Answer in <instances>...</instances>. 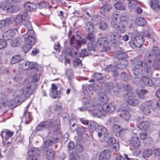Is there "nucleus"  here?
Masks as SVG:
<instances>
[{"label":"nucleus","mask_w":160,"mask_h":160,"mask_svg":"<svg viewBox=\"0 0 160 160\" xmlns=\"http://www.w3.org/2000/svg\"><path fill=\"white\" fill-rule=\"evenodd\" d=\"M150 54H147L142 62L139 59H135L132 62L133 67L132 71L135 75L143 73L151 76L153 71L158 69L160 66V50L157 47H154Z\"/></svg>","instance_id":"nucleus-1"},{"label":"nucleus","mask_w":160,"mask_h":160,"mask_svg":"<svg viewBox=\"0 0 160 160\" xmlns=\"http://www.w3.org/2000/svg\"><path fill=\"white\" fill-rule=\"evenodd\" d=\"M59 121L56 118L40 123L36 127L34 131L39 132L43 131L47 128L54 132L57 131L59 127Z\"/></svg>","instance_id":"nucleus-2"},{"label":"nucleus","mask_w":160,"mask_h":160,"mask_svg":"<svg viewBox=\"0 0 160 160\" xmlns=\"http://www.w3.org/2000/svg\"><path fill=\"white\" fill-rule=\"evenodd\" d=\"M100 88L106 93H109L115 95H118L120 91L119 89L116 87H115L114 84L111 82L102 83Z\"/></svg>","instance_id":"nucleus-3"},{"label":"nucleus","mask_w":160,"mask_h":160,"mask_svg":"<svg viewBox=\"0 0 160 160\" xmlns=\"http://www.w3.org/2000/svg\"><path fill=\"white\" fill-rule=\"evenodd\" d=\"M0 8L7 12L12 13L16 12L19 9V7L17 5H13L8 1L2 2L0 4Z\"/></svg>","instance_id":"nucleus-4"},{"label":"nucleus","mask_w":160,"mask_h":160,"mask_svg":"<svg viewBox=\"0 0 160 160\" xmlns=\"http://www.w3.org/2000/svg\"><path fill=\"white\" fill-rule=\"evenodd\" d=\"M97 42L101 52H107L109 50L110 48L108 46V39L107 38L100 37L98 38Z\"/></svg>","instance_id":"nucleus-5"},{"label":"nucleus","mask_w":160,"mask_h":160,"mask_svg":"<svg viewBox=\"0 0 160 160\" xmlns=\"http://www.w3.org/2000/svg\"><path fill=\"white\" fill-rule=\"evenodd\" d=\"M131 39L132 40V47L139 48L143 45L144 39L142 35H137L135 36L132 33H131Z\"/></svg>","instance_id":"nucleus-6"},{"label":"nucleus","mask_w":160,"mask_h":160,"mask_svg":"<svg viewBox=\"0 0 160 160\" xmlns=\"http://www.w3.org/2000/svg\"><path fill=\"white\" fill-rule=\"evenodd\" d=\"M124 98L128 103L132 106H135L140 103L139 100L135 98V94L133 93L128 92L123 95Z\"/></svg>","instance_id":"nucleus-7"},{"label":"nucleus","mask_w":160,"mask_h":160,"mask_svg":"<svg viewBox=\"0 0 160 160\" xmlns=\"http://www.w3.org/2000/svg\"><path fill=\"white\" fill-rule=\"evenodd\" d=\"M153 103L152 101L148 100L145 101L140 106V110L143 114L148 115L150 114V108Z\"/></svg>","instance_id":"nucleus-8"},{"label":"nucleus","mask_w":160,"mask_h":160,"mask_svg":"<svg viewBox=\"0 0 160 160\" xmlns=\"http://www.w3.org/2000/svg\"><path fill=\"white\" fill-rule=\"evenodd\" d=\"M26 43L34 45L35 42V32L33 30L27 31L26 33L22 35Z\"/></svg>","instance_id":"nucleus-9"},{"label":"nucleus","mask_w":160,"mask_h":160,"mask_svg":"<svg viewBox=\"0 0 160 160\" xmlns=\"http://www.w3.org/2000/svg\"><path fill=\"white\" fill-rule=\"evenodd\" d=\"M132 73L136 78L142 75H143L144 76L143 77H142L139 79L140 81L139 84V85L141 86L142 87H144L146 86H152L153 85V83L151 79L148 78L149 77H151L152 75L151 76L149 77L145 75L143 73H142V74H139L138 75H135L133 72Z\"/></svg>","instance_id":"nucleus-10"},{"label":"nucleus","mask_w":160,"mask_h":160,"mask_svg":"<svg viewBox=\"0 0 160 160\" xmlns=\"http://www.w3.org/2000/svg\"><path fill=\"white\" fill-rule=\"evenodd\" d=\"M83 106L81 108V111H84L87 109L88 111H92L95 108V107L97 106L94 102L92 100L86 99L83 101Z\"/></svg>","instance_id":"nucleus-11"},{"label":"nucleus","mask_w":160,"mask_h":160,"mask_svg":"<svg viewBox=\"0 0 160 160\" xmlns=\"http://www.w3.org/2000/svg\"><path fill=\"white\" fill-rule=\"evenodd\" d=\"M40 151L38 148H31L29 150L28 153L29 155L28 160H37L39 158Z\"/></svg>","instance_id":"nucleus-12"},{"label":"nucleus","mask_w":160,"mask_h":160,"mask_svg":"<svg viewBox=\"0 0 160 160\" xmlns=\"http://www.w3.org/2000/svg\"><path fill=\"white\" fill-rule=\"evenodd\" d=\"M126 21H121L115 24V26H112L114 28L117 33H122L124 32L126 30L125 26L127 24Z\"/></svg>","instance_id":"nucleus-13"},{"label":"nucleus","mask_w":160,"mask_h":160,"mask_svg":"<svg viewBox=\"0 0 160 160\" xmlns=\"http://www.w3.org/2000/svg\"><path fill=\"white\" fill-rule=\"evenodd\" d=\"M96 130L98 133V135L99 138H101L102 136L104 137L103 139L106 140L108 138V134L106 129L103 126H99L96 128Z\"/></svg>","instance_id":"nucleus-14"},{"label":"nucleus","mask_w":160,"mask_h":160,"mask_svg":"<svg viewBox=\"0 0 160 160\" xmlns=\"http://www.w3.org/2000/svg\"><path fill=\"white\" fill-rule=\"evenodd\" d=\"M99 17H94L92 18V20L95 22V23L96 24H97L98 22H99L98 25V28L102 30H105L108 27V23L104 21L99 22Z\"/></svg>","instance_id":"nucleus-15"},{"label":"nucleus","mask_w":160,"mask_h":160,"mask_svg":"<svg viewBox=\"0 0 160 160\" xmlns=\"http://www.w3.org/2000/svg\"><path fill=\"white\" fill-rule=\"evenodd\" d=\"M129 143L130 147H132L134 149L138 148L140 144L139 139L136 137L131 138L129 141Z\"/></svg>","instance_id":"nucleus-16"},{"label":"nucleus","mask_w":160,"mask_h":160,"mask_svg":"<svg viewBox=\"0 0 160 160\" xmlns=\"http://www.w3.org/2000/svg\"><path fill=\"white\" fill-rule=\"evenodd\" d=\"M115 109V106L112 103H105L102 106V110L106 113H111Z\"/></svg>","instance_id":"nucleus-17"},{"label":"nucleus","mask_w":160,"mask_h":160,"mask_svg":"<svg viewBox=\"0 0 160 160\" xmlns=\"http://www.w3.org/2000/svg\"><path fill=\"white\" fill-rule=\"evenodd\" d=\"M108 139V145L112 148L113 151H117L119 149V146L115 138H111Z\"/></svg>","instance_id":"nucleus-18"},{"label":"nucleus","mask_w":160,"mask_h":160,"mask_svg":"<svg viewBox=\"0 0 160 160\" xmlns=\"http://www.w3.org/2000/svg\"><path fill=\"white\" fill-rule=\"evenodd\" d=\"M118 121V118H113L111 119V121L113 123L112 128V130L116 133H119L122 130V128L121 127L115 123V122Z\"/></svg>","instance_id":"nucleus-19"},{"label":"nucleus","mask_w":160,"mask_h":160,"mask_svg":"<svg viewBox=\"0 0 160 160\" xmlns=\"http://www.w3.org/2000/svg\"><path fill=\"white\" fill-rule=\"evenodd\" d=\"M95 41H90L87 45V47L88 51H93L94 52L97 51L99 50V47Z\"/></svg>","instance_id":"nucleus-20"},{"label":"nucleus","mask_w":160,"mask_h":160,"mask_svg":"<svg viewBox=\"0 0 160 160\" xmlns=\"http://www.w3.org/2000/svg\"><path fill=\"white\" fill-rule=\"evenodd\" d=\"M97 106L96 107H95L94 109L92 111H93V115L94 116L99 117L104 114L101 110L102 106L100 104H98Z\"/></svg>","instance_id":"nucleus-21"},{"label":"nucleus","mask_w":160,"mask_h":160,"mask_svg":"<svg viewBox=\"0 0 160 160\" xmlns=\"http://www.w3.org/2000/svg\"><path fill=\"white\" fill-rule=\"evenodd\" d=\"M120 14L118 12H113L111 17V24L112 26H115V24L118 23Z\"/></svg>","instance_id":"nucleus-22"},{"label":"nucleus","mask_w":160,"mask_h":160,"mask_svg":"<svg viewBox=\"0 0 160 160\" xmlns=\"http://www.w3.org/2000/svg\"><path fill=\"white\" fill-rule=\"evenodd\" d=\"M15 35V32L12 30L7 31L3 34L2 37L5 40L11 39Z\"/></svg>","instance_id":"nucleus-23"},{"label":"nucleus","mask_w":160,"mask_h":160,"mask_svg":"<svg viewBox=\"0 0 160 160\" xmlns=\"http://www.w3.org/2000/svg\"><path fill=\"white\" fill-rule=\"evenodd\" d=\"M118 112H120V116L124 120L128 121L130 118L131 115L128 111L122 109H119Z\"/></svg>","instance_id":"nucleus-24"},{"label":"nucleus","mask_w":160,"mask_h":160,"mask_svg":"<svg viewBox=\"0 0 160 160\" xmlns=\"http://www.w3.org/2000/svg\"><path fill=\"white\" fill-rule=\"evenodd\" d=\"M110 152L108 150L102 151L99 156L100 160H108L110 156Z\"/></svg>","instance_id":"nucleus-25"},{"label":"nucleus","mask_w":160,"mask_h":160,"mask_svg":"<svg viewBox=\"0 0 160 160\" xmlns=\"http://www.w3.org/2000/svg\"><path fill=\"white\" fill-rule=\"evenodd\" d=\"M110 40L112 43L114 44H118L120 42V38L116 33L113 32L110 35Z\"/></svg>","instance_id":"nucleus-26"},{"label":"nucleus","mask_w":160,"mask_h":160,"mask_svg":"<svg viewBox=\"0 0 160 160\" xmlns=\"http://www.w3.org/2000/svg\"><path fill=\"white\" fill-rule=\"evenodd\" d=\"M128 64V61L126 59H119L117 62L116 66L118 68L123 69L125 68Z\"/></svg>","instance_id":"nucleus-27"},{"label":"nucleus","mask_w":160,"mask_h":160,"mask_svg":"<svg viewBox=\"0 0 160 160\" xmlns=\"http://www.w3.org/2000/svg\"><path fill=\"white\" fill-rule=\"evenodd\" d=\"M115 57L119 59L125 58L126 57V54L121 48H119L115 51Z\"/></svg>","instance_id":"nucleus-28"},{"label":"nucleus","mask_w":160,"mask_h":160,"mask_svg":"<svg viewBox=\"0 0 160 160\" xmlns=\"http://www.w3.org/2000/svg\"><path fill=\"white\" fill-rule=\"evenodd\" d=\"M24 7L26 10L30 12L34 11L36 8L35 4L29 2L25 3L24 4Z\"/></svg>","instance_id":"nucleus-29"},{"label":"nucleus","mask_w":160,"mask_h":160,"mask_svg":"<svg viewBox=\"0 0 160 160\" xmlns=\"http://www.w3.org/2000/svg\"><path fill=\"white\" fill-rule=\"evenodd\" d=\"M61 91L51 90L49 93V96L53 99L59 98L61 96Z\"/></svg>","instance_id":"nucleus-30"},{"label":"nucleus","mask_w":160,"mask_h":160,"mask_svg":"<svg viewBox=\"0 0 160 160\" xmlns=\"http://www.w3.org/2000/svg\"><path fill=\"white\" fill-rule=\"evenodd\" d=\"M94 25L90 22H87L85 25V28L86 30L89 32H92L94 31Z\"/></svg>","instance_id":"nucleus-31"},{"label":"nucleus","mask_w":160,"mask_h":160,"mask_svg":"<svg viewBox=\"0 0 160 160\" xmlns=\"http://www.w3.org/2000/svg\"><path fill=\"white\" fill-rule=\"evenodd\" d=\"M28 61L22 59L19 64V68L22 70H28Z\"/></svg>","instance_id":"nucleus-32"},{"label":"nucleus","mask_w":160,"mask_h":160,"mask_svg":"<svg viewBox=\"0 0 160 160\" xmlns=\"http://www.w3.org/2000/svg\"><path fill=\"white\" fill-rule=\"evenodd\" d=\"M98 100L101 102L105 103L108 101V97L103 93L100 92L98 93Z\"/></svg>","instance_id":"nucleus-33"},{"label":"nucleus","mask_w":160,"mask_h":160,"mask_svg":"<svg viewBox=\"0 0 160 160\" xmlns=\"http://www.w3.org/2000/svg\"><path fill=\"white\" fill-rule=\"evenodd\" d=\"M135 22L137 25L140 26L145 25L147 22L146 19L144 18L141 17L137 18Z\"/></svg>","instance_id":"nucleus-34"},{"label":"nucleus","mask_w":160,"mask_h":160,"mask_svg":"<svg viewBox=\"0 0 160 160\" xmlns=\"http://www.w3.org/2000/svg\"><path fill=\"white\" fill-rule=\"evenodd\" d=\"M22 94H21V95L18 94L15 97L14 99L13 100L14 102L13 103H10L9 105L10 107H15L17 105H16V104H17L19 102L21 99L22 98Z\"/></svg>","instance_id":"nucleus-35"},{"label":"nucleus","mask_w":160,"mask_h":160,"mask_svg":"<svg viewBox=\"0 0 160 160\" xmlns=\"http://www.w3.org/2000/svg\"><path fill=\"white\" fill-rule=\"evenodd\" d=\"M116 1H120L121 0H116ZM128 7L130 9H133L138 6L137 0H128Z\"/></svg>","instance_id":"nucleus-36"},{"label":"nucleus","mask_w":160,"mask_h":160,"mask_svg":"<svg viewBox=\"0 0 160 160\" xmlns=\"http://www.w3.org/2000/svg\"><path fill=\"white\" fill-rule=\"evenodd\" d=\"M54 156L53 150L51 148H48L46 154L47 158L48 160H51L53 158Z\"/></svg>","instance_id":"nucleus-37"},{"label":"nucleus","mask_w":160,"mask_h":160,"mask_svg":"<svg viewBox=\"0 0 160 160\" xmlns=\"http://www.w3.org/2000/svg\"><path fill=\"white\" fill-rule=\"evenodd\" d=\"M22 59L20 55H15L12 58L10 61V63L11 64H14L18 62L19 63Z\"/></svg>","instance_id":"nucleus-38"},{"label":"nucleus","mask_w":160,"mask_h":160,"mask_svg":"<svg viewBox=\"0 0 160 160\" xmlns=\"http://www.w3.org/2000/svg\"><path fill=\"white\" fill-rule=\"evenodd\" d=\"M34 90L32 89L30 86L25 87L23 89V94L26 96L31 95L33 92Z\"/></svg>","instance_id":"nucleus-39"},{"label":"nucleus","mask_w":160,"mask_h":160,"mask_svg":"<svg viewBox=\"0 0 160 160\" xmlns=\"http://www.w3.org/2000/svg\"><path fill=\"white\" fill-rule=\"evenodd\" d=\"M153 151L150 148L145 149L142 152L143 157L144 158H148L150 157L152 154Z\"/></svg>","instance_id":"nucleus-40"},{"label":"nucleus","mask_w":160,"mask_h":160,"mask_svg":"<svg viewBox=\"0 0 160 160\" xmlns=\"http://www.w3.org/2000/svg\"><path fill=\"white\" fill-rule=\"evenodd\" d=\"M150 4L152 8L155 10L158 9L160 6L158 0H151L150 2Z\"/></svg>","instance_id":"nucleus-41"},{"label":"nucleus","mask_w":160,"mask_h":160,"mask_svg":"<svg viewBox=\"0 0 160 160\" xmlns=\"http://www.w3.org/2000/svg\"><path fill=\"white\" fill-rule=\"evenodd\" d=\"M24 25L26 27L27 29V31L33 30L32 26L31 23L28 20L24 19L23 21Z\"/></svg>","instance_id":"nucleus-42"},{"label":"nucleus","mask_w":160,"mask_h":160,"mask_svg":"<svg viewBox=\"0 0 160 160\" xmlns=\"http://www.w3.org/2000/svg\"><path fill=\"white\" fill-rule=\"evenodd\" d=\"M70 44L71 45L73 46L75 43V41L76 40L77 45L80 47V39L76 40V38L75 35H73L69 38Z\"/></svg>","instance_id":"nucleus-43"},{"label":"nucleus","mask_w":160,"mask_h":160,"mask_svg":"<svg viewBox=\"0 0 160 160\" xmlns=\"http://www.w3.org/2000/svg\"><path fill=\"white\" fill-rule=\"evenodd\" d=\"M149 126V124L147 121L141 122L138 125V128L141 129L145 130Z\"/></svg>","instance_id":"nucleus-44"},{"label":"nucleus","mask_w":160,"mask_h":160,"mask_svg":"<svg viewBox=\"0 0 160 160\" xmlns=\"http://www.w3.org/2000/svg\"><path fill=\"white\" fill-rule=\"evenodd\" d=\"M38 64L34 62H29L28 63V70H31L33 69H35L36 71H37L38 69L37 68Z\"/></svg>","instance_id":"nucleus-45"},{"label":"nucleus","mask_w":160,"mask_h":160,"mask_svg":"<svg viewBox=\"0 0 160 160\" xmlns=\"http://www.w3.org/2000/svg\"><path fill=\"white\" fill-rule=\"evenodd\" d=\"M138 97L141 99H144V95L148 93V91L145 90L141 89L138 92H137Z\"/></svg>","instance_id":"nucleus-46"},{"label":"nucleus","mask_w":160,"mask_h":160,"mask_svg":"<svg viewBox=\"0 0 160 160\" xmlns=\"http://www.w3.org/2000/svg\"><path fill=\"white\" fill-rule=\"evenodd\" d=\"M33 45L29 43H26L22 47V51L25 53H26L32 48Z\"/></svg>","instance_id":"nucleus-47"},{"label":"nucleus","mask_w":160,"mask_h":160,"mask_svg":"<svg viewBox=\"0 0 160 160\" xmlns=\"http://www.w3.org/2000/svg\"><path fill=\"white\" fill-rule=\"evenodd\" d=\"M109 9L110 8L108 5L104 4L101 7L100 11L102 14H104L108 12Z\"/></svg>","instance_id":"nucleus-48"},{"label":"nucleus","mask_w":160,"mask_h":160,"mask_svg":"<svg viewBox=\"0 0 160 160\" xmlns=\"http://www.w3.org/2000/svg\"><path fill=\"white\" fill-rule=\"evenodd\" d=\"M24 18H22L20 14L17 15L14 18V21L17 23L20 24L24 21Z\"/></svg>","instance_id":"nucleus-49"},{"label":"nucleus","mask_w":160,"mask_h":160,"mask_svg":"<svg viewBox=\"0 0 160 160\" xmlns=\"http://www.w3.org/2000/svg\"><path fill=\"white\" fill-rule=\"evenodd\" d=\"M49 3L48 2H41L38 3L37 5V7L40 9H42L48 7Z\"/></svg>","instance_id":"nucleus-50"},{"label":"nucleus","mask_w":160,"mask_h":160,"mask_svg":"<svg viewBox=\"0 0 160 160\" xmlns=\"http://www.w3.org/2000/svg\"><path fill=\"white\" fill-rule=\"evenodd\" d=\"M114 7L118 10H125L124 6L121 2L116 3L114 4Z\"/></svg>","instance_id":"nucleus-51"},{"label":"nucleus","mask_w":160,"mask_h":160,"mask_svg":"<svg viewBox=\"0 0 160 160\" xmlns=\"http://www.w3.org/2000/svg\"><path fill=\"white\" fill-rule=\"evenodd\" d=\"M10 44L12 47H16L19 46L20 43L18 39L15 38L11 41Z\"/></svg>","instance_id":"nucleus-52"},{"label":"nucleus","mask_w":160,"mask_h":160,"mask_svg":"<svg viewBox=\"0 0 160 160\" xmlns=\"http://www.w3.org/2000/svg\"><path fill=\"white\" fill-rule=\"evenodd\" d=\"M53 144L52 140L48 139L45 140L44 143V147L48 148L51 147Z\"/></svg>","instance_id":"nucleus-53"},{"label":"nucleus","mask_w":160,"mask_h":160,"mask_svg":"<svg viewBox=\"0 0 160 160\" xmlns=\"http://www.w3.org/2000/svg\"><path fill=\"white\" fill-rule=\"evenodd\" d=\"M121 78L124 81H127L130 79V77L125 72H122L121 74Z\"/></svg>","instance_id":"nucleus-54"},{"label":"nucleus","mask_w":160,"mask_h":160,"mask_svg":"<svg viewBox=\"0 0 160 160\" xmlns=\"http://www.w3.org/2000/svg\"><path fill=\"white\" fill-rule=\"evenodd\" d=\"M25 122L26 124H29L32 120V118L31 115V113L28 112V115L25 116Z\"/></svg>","instance_id":"nucleus-55"},{"label":"nucleus","mask_w":160,"mask_h":160,"mask_svg":"<svg viewBox=\"0 0 160 160\" xmlns=\"http://www.w3.org/2000/svg\"><path fill=\"white\" fill-rule=\"evenodd\" d=\"M7 44V42L5 39H0V49L4 48Z\"/></svg>","instance_id":"nucleus-56"},{"label":"nucleus","mask_w":160,"mask_h":160,"mask_svg":"<svg viewBox=\"0 0 160 160\" xmlns=\"http://www.w3.org/2000/svg\"><path fill=\"white\" fill-rule=\"evenodd\" d=\"M102 77V75L101 73H94L93 75V78L94 80H98Z\"/></svg>","instance_id":"nucleus-57"},{"label":"nucleus","mask_w":160,"mask_h":160,"mask_svg":"<svg viewBox=\"0 0 160 160\" xmlns=\"http://www.w3.org/2000/svg\"><path fill=\"white\" fill-rule=\"evenodd\" d=\"M116 69V68L112 65H108L106 68V70L108 72H112L114 71Z\"/></svg>","instance_id":"nucleus-58"},{"label":"nucleus","mask_w":160,"mask_h":160,"mask_svg":"<svg viewBox=\"0 0 160 160\" xmlns=\"http://www.w3.org/2000/svg\"><path fill=\"white\" fill-rule=\"evenodd\" d=\"M60 125V123L59 124V125ZM59 128H58V129ZM58 131L57 130V131H55V132H54V133H55V134H53L52 136V142L53 143H57L58 142V137L57 136V135H55V133L56 132H57Z\"/></svg>","instance_id":"nucleus-59"},{"label":"nucleus","mask_w":160,"mask_h":160,"mask_svg":"<svg viewBox=\"0 0 160 160\" xmlns=\"http://www.w3.org/2000/svg\"><path fill=\"white\" fill-rule=\"evenodd\" d=\"M89 55V52L86 49L82 50L81 52V57H85Z\"/></svg>","instance_id":"nucleus-60"},{"label":"nucleus","mask_w":160,"mask_h":160,"mask_svg":"<svg viewBox=\"0 0 160 160\" xmlns=\"http://www.w3.org/2000/svg\"><path fill=\"white\" fill-rule=\"evenodd\" d=\"M81 122L84 125H88L89 124V121L88 119L83 118H81Z\"/></svg>","instance_id":"nucleus-61"},{"label":"nucleus","mask_w":160,"mask_h":160,"mask_svg":"<svg viewBox=\"0 0 160 160\" xmlns=\"http://www.w3.org/2000/svg\"><path fill=\"white\" fill-rule=\"evenodd\" d=\"M87 38L90 40V41H95V38L94 36L92 33L88 34L87 35Z\"/></svg>","instance_id":"nucleus-62"},{"label":"nucleus","mask_w":160,"mask_h":160,"mask_svg":"<svg viewBox=\"0 0 160 160\" xmlns=\"http://www.w3.org/2000/svg\"><path fill=\"white\" fill-rule=\"evenodd\" d=\"M39 52V50L38 48H33L32 49V53H31V54L32 56H34L36 54L38 53Z\"/></svg>","instance_id":"nucleus-63"},{"label":"nucleus","mask_w":160,"mask_h":160,"mask_svg":"<svg viewBox=\"0 0 160 160\" xmlns=\"http://www.w3.org/2000/svg\"><path fill=\"white\" fill-rule=\"evenodd\" d=\"M154 153L160 159V148L155 149L154 150Z\"/></svg>","instance_id":"nucleus-64"}]
</instances>
